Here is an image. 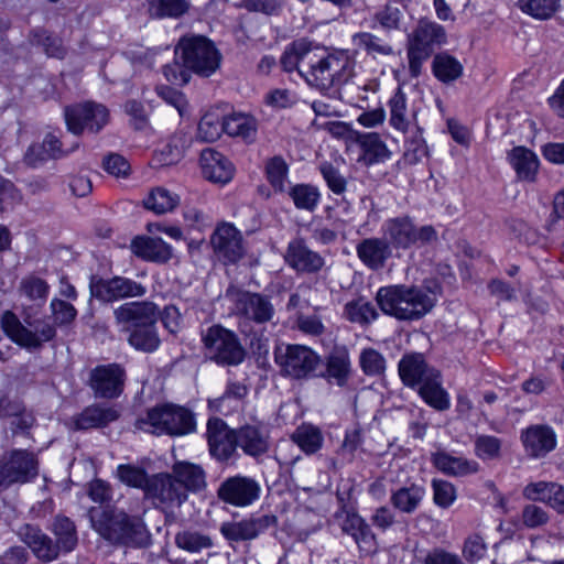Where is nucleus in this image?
I'll list each match as a JSON object with an SVG mask.
<instances>
[{
	"instance_id": "f257e3e1",
	"label": "nucleus",
	"mask_w": 564,
	"mask_h": 564,
	"mask_svg": "<svg viewBox=\"0 0 564 564\" xmlns=\"http://www.w3.org/2000/svg\"><path fill=\"white\" fill-rule=\"evenodd\" d=\"M88 517L91 528L111 544L141 547L150 542V533L140 517L112 507H91Z\"/></svg>"
},
{
	"instance_id": "f03ea898",
	"label": "nucleus",
	"mask_w": 564,
	"mask_h": 564,
	"mask_svg": "<svg viewBox=\"0 0 564 564\" xmlns=\"http://www.w3.org/2000/svg\"><path fill=\"white\" fill-rule=\"evenodd\" d=\"M376 301L386 315L399 321H417L432 311L436 300L424 288L393 284L380 288Z\"/></svg>"
},
{
	"instance_id": "7ed1b4c3",
	"label": "nucleus",
	"mask_w": 564,
	"mask_h": 564,
	"mask_svg": "<svg viewBox=\"0 0 564 564\" xmlns=\"http://www.w3.org/2000/svg\"><path fill=\"white\" fill-rule=\"evenodd\" d=\"M355 59L345 51L326 53L315 47L303 78L321 91L347 84L355 75Z\"/></svg>"
},
{
	"instance_id": "20e7f679",
	"label": "nucleus",
	"mask_w": 564,
	"mask_h": 564,
	"mask_svg": "<svg viewBox=\"0 0 564 564\" xmlns=\"http://www.w3.org/2000/svg\"><path fill=\"white\" fill-rule=\"evenodd\" d=\"M138 426L156 435L183 436L196 431V420L189 409L166 403L149 410Z\"/></svg>"
},
{
	"instance_id": "39448f33",
	"label": "nucleus",
	"mask_w": 564,
	"mask_h": 564,
	"mask_svg": "<svg viewBox=\"0 0 564 564\" xmlns=\"http://www.w3.org/2000/svg\"><path fill=\"white\" fill-rule=\"evenodd\" d=\"M175 56L183 66L200 77H210L220 67L221 54L215 44L203 35H186L175 46Z\"/></svg>"
},
{
	"instance_id": "423d86ee",
	"label": "nucleus",
	"mask_w": 564,
	"mask_h": 564,
	"mask_svg": "<svg viewBox=\"0 0 564 564\" xmlns=\"http://www.w3.org/2000/svg\"><path fill=\"white\" fill-rule=\"evenodd\" d=\"M445 42L446 32L442 25L427 19H421L408 35L406 56L410 75L419 77L423 64L431 57L435 47Z\"/></svg>"
},
{
	"instance_id": "0eeeda50",
	"label": "nucleus",
	"mask_w": 564,
	"mask_h": 564,
	"mask_svg": "<svg viewBox=\"0 0 564 564\" xmlns=\"http://www.w3.org/2000/svg\"><path fill=\"white\" fill-rule=\"evenodd\" d=\"M274 361L283 377L307 379L318 376L321 357L310 347L297 344H282L274 349Z\"/></svg>"
},
{
	"instance_id": "6e6552de",
	"label": "nucleus",
	"mask_w": 564,
	"mask_h": 564,
	"mask_svg": "<svg viewBox=\"0 0 564 564\" xmlns=\"http://www.w3.org/2000/svg\"><path fill=\"white\" fill-rule=\"evenodd\" d=\"M205 355L220 366H238L246 351L238 336L220 325L208 327L202 335Z\"/></svg>"
},
{
	"instance_id": "1a4fd4ad",
	"label": "nucleus",
	"mask_w": 564,
	"mask_h": 564,
	"mask_svg": "<svg viewBox=\"0 0 564 564\" xmlns=\"http://www.w3.org/2000/svg\"><path fill=\"white\" fill-rule=\"evenodd\" d=\"M381 232L391 249L406 250L414 245H426L437 238L435 229L430 226L416 227L409 216L388 218L381 226Z\"/></svg>"
},
{
	"instance_id": "9d476101",
	"label": "nucleus",
	"mask_w": 564,
	"mask_h": 564,
	"mask_svg": "<svg viewBox=\"0 0 564 564\" xmlns=\"http://www.w3.org/2000/svg\"><path fill=\"white\" fill-rule=\"evenodd\" d=\"M29 326L33 329L23 325L11 311L2 314L1 327L7 336L28 350L40 349L44 343L52 340L56 335L55 327L45 321H35L32 324L29 323Z\"/></svg>"
},
{
	"instance_id": "9b49d317",
	"label": "nucleus",
	"mask_w": 564,
	"mask_h": 564,
	"mask_svg": "<svg viewBox=\"0 0 564 564\" xmlns=\"http://www.w3.org/2000/svg\"><path fill=\"white\" fill-rule=\"evenodd\" d=\"M39 475V459L26 449H11L0 458V491L32 481Z\"/></svg>"
},
{
	"instance_id": "f8f14e48",
	"label": "nucleus",
	"mask_w": 564,
	"mask_h": 564,
	"mask_svg": "<svg viewBox=\"0 0 564 564\" xmlns=\"http://www.w3.org/2000/svg\"><path fill=\"white\" fill-rule=\"evenodd\" d=\"M226 297L232 304V312L246 321L265 324L274 316V307L270 299L263 294L230 285L226 291Z\"/></svg>"
},
{
	"instance_id": "ddd939ff",
	"label": "nucleus",
	"mask_w": 564,
	"mask_h": 564,
	"mask_svg": "<svg viewBox=\"0 0 564 564\" xmlns=\"http://www.w3.org/2000/svg\"><path fill=\"white\" fill-rule=\"evenodd\" d=\"M64 117L67 130L80 135L84 130L99 132L108 123L109 112L104 105L84 102L65 107Z\"/></svg>"
},
{
	"instance_id": "4468645a",
	"label": "nucleus",
	"mask_w": 564,
	"mask_h": 564,
	"mask_svg": "<svg viewBox=\"0 0 564 564\" xmlns=\"http://www.w3.org/2000/svg\"><path fill=\"white\" fill-rule=\"evenodd\" d=\"M89 289L94 297L106 303L128 297H140L147 293L144 285L123 276H113L111 279L91 278Z\"/></svg>"
},
{
	"instance_id": "2eb2a0df",
	"label": "nucleus",
	"mask_w": 564,
	"mask_h": 564,
	"mask_svg": "<svg viewBox=\"0 0 564 564\" xmlns=\"http://www.w3.org/2000/svg\"><path fill=\"white\" fill-rule=\"evenodd\" d=\"M276 517L273 514H252L240 521L221 523L220 533L229 542H246L258 539L268 530L275 528Z\"/></svg>"
},
{
	"instance_id": "dca6fc26",
	"label": "nucleus",
	"mask_w": 564,
	"mask_h": 564,
	"mask_svg": "<svg viewBox=\"0 0 564 564\" xmlns=\"http://www.w3.org/2000/svg\"><path fill=\"white\" fill-rule=\"evenodd\" d=\"M124 381V368L113 362L93 368L89 372L88 386L96 397L115 399L122 393Z\"/></svg>"
},
{
	"instance_id": "f3484780",
	"label": "nucleus",
	"mask_w": 564,
	"mask_h": 564,
	"mask_svg": "<svg viewBox=\"0 0 564 564\" xmlns=\"http://www.w3.org/2000/svg\"><path fill=\"white\" fill-rule=\"evenodd\" d=\"M147 496L153 500L158 508L164 511H173L187 500L184 486L177 482L172 474L152 476Z\"/></svg>"
},
{
	"instance_id": "a211bd4d",
	"label": "nucleus",
	"mask_w": 564,
	"mask_h": 564,
	"mask_svg": "<svg viewBox=\"0 0 564 564\" xmlns=\"http://www.w3.org/2000/svg\"><path fill=\"white\" fill-rule=\"evenodd\" d=\"M260 484L247 476H232L227 478L218 488V497L224 502L235 507H248L260 497Z\"/></svg>"
},
{
	"instance_id": "6ab92c4d",
	"label": "nucleus",
	"mask_w": 564,
	"mask_h": 564,
	"mask_svg": "<svg viewBox=\"0 0 564 564\" xmlns=\"http://www.w3.org/2000/svg\"><path fill=\"white\" fill-rule=\"evenodd\" d=\"M236 442L245 455L258 459L270 449V431L263 422L252 419L237 429Z\"/></svg>"
},
{
	"instance_id": "aec40b11",
	"label": "nucleus",
	"mask_w": 564,
	"mask_h": 564,
	"mask_svg": "<svg viewBox=\"0 0 564 564\" xmlns=\"http://www.w3.org/2000/svg\"><path fill=\"white\" fill-rule=\"evenodd\" d=\"M210 243L218 259L225 263H237L246 252L241 232L229 223L215 229Z\"/></svg>"
},
{
	"instance_id": "412c9836",
	"label": "nucleus",
	"mask_w": 564,
	"mask_h": 564,
	"mask_svg": "<svg viewBox=\"0 0 564 564\" xmlns=\"http://www.w3.org/2000/svg\"><path fill=\"white\" fill-rule=\"evenodd\" d=\"M237 429H230L219 417H210L207 422L206 437L209 452L218 460L230 459L237 449Z\"/></svg>"
},
{
	"instance_id": "4be33fe9",
	"label": "nucleus",
	"mask_w": 564,
	"mask_h": 564,
	"mask_svg": "<svg viewBox=\"0 0 564 564\" xmlns=\"http://www.w3.org/2000/svg\"><path fill=\"white\" fill-rule=\"evenodd\" d=\"M113 315L117 324L123 325L126 329H135L156 324L159 310L152 302H129L117 307Z\"/></svg>"
},
{
	"instance_id": "5701e85b",
	"label": "nucleus",
	"mask_w": 564,
	"mask_h": 564,
	"mask_svg": "<svg viewBox=\"0 0 564 564\" xmlns=\"http://www.w3.org/2000/svg\"><path fill=\"white\" fill-rule=\"evenodd\" d=\"M284 260L290 268L300 273H317L325 265V259L311 250L303 239L289 242Z\"/></svg>"
},
{
	"instance_id": "b1692460",
	"label": "nucleus",
	"mask_w": 564,
	"mask_h": 564,
	"mask_svg": "<svg viewBox=\"0 0 564 564\" xmlns=\"http://www.w3.org/2000/svg\"><path fill=\"white\" fill-rule=\"evenodd\" d=\"M17 534L40 561L52 562L57 558L58 546L39 527L25 523L18 529Z\"/></svg>"
},
{
	"instance_id": "393cba45",
	"label": "nucleus",
	"mask_w": 564,
	"mask_h": 564,
	"mask_svg": "<svg viewBox=\"0 0 564 564\" xmlns=\"http://www.w3.org/2000/svg\"><path fill=\"white\" fill-rule=\"evenodd\" d=\"M203 176L217 184L228 183L235 173V166L228 158L214 149H205L200 153Z\"/></svg>"
},
{
	"instance_id": "a878e982",
	"label": "nucleus",
	"mask_w": 564,
	"mask_h": 564,
	"mask_svg": "<svg viewBox=\"0 0 564 564\" xmlns=\"http://www.w3.org/2000/svg\"><path fill=\"white\" fill-rule=\"evenodd\" d=\"M356 253L368 269L378 271L383 269L392 257V249L383 237H370L357 243Z\"/></svg>"
},
{
	"instance_id": "bb28decb",
	"label": "nucleus",
	"mask_w": 564,
	"mask_h": 564,
	"mask_svg": "<svg viewBox=\"0 0 564 564\" xmlns=\"http://www.w3.org/2000/svg\"><path fill=\"white\" fill-rule=\"evenodd\" d=\"M525 452L533 458L544 457L556 446V435L546 425H532L521 435Z\"/></svg>"
},
{
	"instance_id": "cd10ccee",
	"label": "nucleus",
	"mask_w": 564,
	"mask_h": 564,
	"mask_svg": "<svg viewBox=\"0 0 564 564\" xmlns=\"http://www.w3.org/2000/svg\"><path fill=\"white\" fill-rule=\"evenodd\" d=\"M399 375L402 382L408 387L421 386L430 375L437 370L430 367L422 354L404 355L399 361Z\"/></svg>"
},
{
	"instance_id": "c85d7f7f",
	"label": "nucleus",
	"mask_w": 564,
	"mask_h": 564,
	"mask_svg": "<svg viewBox=\"0 0 564 564\" xmlns=\"http://www.w3.org/2000/svg\"><path fill=\"white\" fill-rule=\"evenodd\" d=\"M131 249L137 257L158 263H165L173 256L172 247L156 237H135Z\"/></svg>"
},
{
	"instance_id": "c756f323",
	"label": "nucleus",
	"mask_w": 564,
	"mask_h": 564,
	"mask_svg": "<svg viewBox=\"0 0 564 564\" xmlns=\"http://www.w3.org/2000/svg\"><path fill=\"white\" fill-rule=\"evenodd\" d=\"M356 143L361 151L359 161L367 166L386 162L391 158V151L376 132L358 133Z\"/></svg>"
},
{
	"instance_id": "7c9ffc66",
	"label": "nucleus",
	"mask_w": 564,
	"mask_h": 564,
	"mask_svg": "<svg viewBox=\"0 0 564 564\" xmlns=\"http://www.w3.org/2000/svg\"><path fill=\"white\" fill-rule=\"evenodd\" d=\"M341 530L354 539L361 552L369 554L376 551V536L369 524L357 513L346 514Z\"/></svg>"
},
{
	"instance_id": "2f4dec72",
	"label": "nucleus",
	"mask_w": 564,
	"mask_h": 564,
	"mask_svg": "<svg viewBox=\"0 0 564 564\" xmlns=\"http://www.w3.org/2000/svg\"><path fill=\"white\" fill-rule=\"evenodd\" d=\"M433 465L442 473L452 477H463L478 471L479 465L462 456H453L444 451L432 454Z\"/></svg>"
},
{
	"instance_id": "473e14b6",
	"label": "nucleus",
	"mask_w": 564,
	"mask_h": 564,
	"mask_svg": "<svg viewBox=\"0 0 564 564\" xmlns=\"http://www.w3.org/2000/svg\"><path fill=\"white\" fill-rule=\"evenodd\" d=\"M315 47L305 39L292 42L285 47L280 63L285 72L297 70L303 77V69L310 65Z\"/></svg>"
},
{
	"instance_id": "72a5a7b5",
	"label": "nucleus",
	"mask_w": 564,
	"mask_h": 564,
	"mask_svg": "<svg viewBox=\"0 0 564 564\" xmlns=\"http://www.w3.org/2000/svg\"><path fill=\"white\" fill-rule=\"evenodd\" d=\"M507 160L519 180L534 181L539 170V159L532 150L523 145L514 147L508 152Z\"/></svg>"
},
{
	"instance_id": "f704fd0d",
	"label": "nucleus",
	"mask_w": 564,
	"mask_h": 564,
	"mask_svg": "<svg viewBox=\"0 0 564 564\" xmlns=\"http://www.w3.org/2000/svg\"><path fill=\"white\" fill-rule=\"evenodd\" d=\"M390 108V124L403 133H408L416 128V111L413 109L408 110L405 94L400 89L392 96L389 101Z\"/></svg>"
},
{
	"instance_id": "c9c22d12",
	"label": "nucleus",
	"mask_w": 564,
	"mask_h": 564,
	"mask_svg": "<svg viewBox=\"0 0 564 564\" xmlns=\"http://www.w3.org/2000/svg\"><path fill=\"white\" fill-rule=\"evenodd\" d=\"M119 415L115 406L90 405L75 419V427L76 430L104 427L118 420Z\"/></svg>"
},
{
	"instance_id": "e433bc0d",
	"label": "nucleus",
	"mask_w": 564,
	"mask_h": 564,
	"mask_svg": "<svg viewBox=\"0 0 564 564\" xmlns=\"http://www.w3.org/2000/svg\"><path fill=\"white\" fill-rule=\"evenodd\" d=\"M171 474L177 482L184 486V491L187 495L200 491L206 487V475L199 465L177 462L173 465Z\"/></svg>"
},
{
	"instance_id": "4c0bfd02",
	"label": "nucleus",
	"mask_w": 564,
	"mask_h": 564,
	"mask_svg": "<svg viewBox=\"0 0 564 564\" xmlns=\"http://www.w3.org/2000/svg\"><path fill=\"white\" fill-rule=\"evenodd\" d=\"M350 375L349 352L345 347H335L326 358V371L319 376L334 380L339 387L346 384Z\"/></svg>"
},
{
	"instance_id": "58836bf2",
	"label": "nucleus",
	"mask_w": 564,
	"mask_h": 564,
	"mask_svg": "<svg viewBox=\"0 0 564 564\" xmlns=\"http://www.w3.org/2000/svg\"><path fill=\"white\" fill-rule=\"evenodd\" d=\"M419 394L430 406L437 411H445L451 406L449 395L442 387L440 371L430 375V377L419 386Z\"/></svg>"
},
{
	"instance_id": "ea45409f",
	"label": "nucleus",
	"mask_w": 564,
	"mask_h": 564,
	"mask_svg": "<svg viewBox=\"0 0 564 564\" xmlns=\"http://www.w3.org/2000/svg\"><path fill=\"white\" fill-rule=\"evenodd\" d=\"M425 496V489L422 486L412 484L400 487L390 496V503L402 513L412 514L421 506Z\"/></svg>"
},
{
	"instance_id": "a19ab883",
	"label": "nucleus",
	"mask_w": 564,
	"mask_h": 564,
	"mask_svg": "<svg viewBox=\"0 0 564 564\" xmlns=\"http://www.w3.org/2000/svg\"><path fill=\"white\" fill-rule=\"evenodd\" d=\"M68 152L62 149L61 140L53 133H47L41 144H32L25 154L30 164H36L50 159H59Z\"/></svg>"
},
{
	"instance_id": "79ce46f5",
	"label": "nucleus",
	"mask_w": 564,
	"mask_h": 564,
	"mask_svg": "<svg viewBox=\"0 0 564 564\" xmlns=\"http://www.w3.org/2000/svg\"><path fill=\"white\" fill-rule=\"evenodd\" d=\"M351 41L356 48L375 59L394 54V50L389 42L370 32L356 33L352 35Z\"/></svg>"
},
{
	"instance_id": "37998d69",
	"label": "nucleus",
	"mask_w": 564,
	"mask_h": 564,
	"mask_svg": "<svg viewBox=\"0 0 564 564\" xmlns=\"http://www.w3.org/2000/svg\"><path fill=\"white\" fill-rule=\"evenodd\" d=\"M18 292L21 297L26 299L36 306H42L47 300L50 285L42 278L29 274L21 279Z\"/></svg>"
},
{
	"instance_id": "c03bdc74",
	"label": "nucleus",
	"mask_w": 564,
	"mask_h": 564,
	"mask_svg": "<svg viewBox=\"0 0 564 564\" xmlns=\"http://www.w3.org/2000/svg\"><path fill=\"white\" fill-rule=\"evenodd\" d=\"M225 132L230 137H239L252 141L257 134V120L245 113H232L224 117Z\"/></svg>"
},
{
	"instance_id": "a18cd8bd",
	"label": "nucleus",
	"mask_w": 564,
	"mask_h": 564,
	"mask_svg": "<svg viewBox=\"0 0 564 564\" xmlns=\"http://www.w3.org/2000/svg\"><path fill=\"white\" fill-rule=\"evenodd\" d=\"M292 441L307 455L315 454L324 443L321 430L312 424L300 425L291 436Z\"/></svg>"
},
{
	"instance_id": "49530a36",
	"label": "nucleus",
	"mask_w": 564,
	"mask_h": 564,
	"mask_svg": "<svg viewBox=\"0 0 564 564\" xmlns=\"http://www.w3.org/2000/svg\"><path fill=\"white\" fill-rule=\"evenodd\" d=\"M175 545L188 553H199L213 547L214 543L209 535L197 530H183L174 536Z\"/></svg>"
},
{
	"instance_id": "de8ad7c7",
	"label": "nucleus",
	"mask_w": 564,
	"mask_h": 564,
	"mask_svg": "<svg viewBox=\"0 0 564 564\" xmlns=\"http://www.w3.org/2000/svg\"><path fill=\"white\" fill-rule=\"evenodd\" d=\"M344 316L351 323L367 325L376 321L379 314L372 303L360 297L345 304Z\"/></svg>"
},
{
	"instance_id": "09e8293b",
	"label": "nucleus",
	"mask_w": 564,
	"mask_h": 564,
	"mask_svg": "<svg viewBox=\"0 0 564 564\" xmlns=\"http://www.w3.org/2000/svg\"><path fill=\"white\" fill-rule=\"evenodd\" d=\"M53 533L57 540L55 545L58 546V551L72 552L76 547L78 542L76 527L69 518L56 517L53 523Z\"/></svg>"
},
{
	"instance_id": "8fccbe9b",
	"label": "nucleus",
	"mask_w": 564,
	"mask_h": 564,
	"mask_svg": "<svg viewBox=\"0 0 564 564\" xmlns=\"http://www.w3.org/2000/svg\"><path fill=\"white\" fill-rule=\"evenodd\" d=\"M128 341L134 349L144 352L155 351L161 344L155 324L131 329Z\"/></svg>"
},
{
	"instance_id": "3c124183",
	"label": "nucleus",
	"mask_w": 564,
	"mask_h": 564,
	"mask_svg": "<svg viewBox=\"0 0 564 564\" xmlns=\"http://www.w3.org/2000/svg\"><path fill=\"white\" fill-rule=\"evenodd\" d=\"M432 69L435 77L443 83L454 82L463 74L459 61L445 53L434 56Z\"/></svg>"
},
{
	"instance_id": "603ef678",
	"label": "nucleus",
	"mask_w": 564,
	"mask_h": 564,
	"mask_svg": "<svg viewBox=\"0 0 564 564\" xmlns=\"http://www.w3.org/2000/svg\"><path fill=\"white\" fill-rule=\"evenodd\" d=\"M188 0H149V14L155 19H177L189 10Z\"/></svg>"
},
{
	"instance_id": "864d4df0",
	"label": "nucleus",
	"mask_w": 564,
	"mask_h": 564,
	"mask_svg": "<svg viewBox=\"0 0 564 564\" xmlns=\"http://www.w3.org/2000/svg\"><path fill=\"white\" fill-rule=\"evenodd\" d=\"M30 42L42 47L48 57L64 58L67 53L62 39L43 29L33 30L30 34Z\"/></svg>"
},
{
	"instance_id": "5fc2aeb1",
	"label": "nucleus",
	"mask_w": 564,
	"mask_h": 564,
	"mask_svg": "<svg viewBox=\"0 0 564 564\" xmlns=\"http://www.w3.org/2000/svg\"><path fill=\"white\" fill-rule=\"evenodd\" d=\"M180 204V197L176 194L163 187H156L151 191L143 200L147 209L155 214H165L172 212Z\"/></svg>"
},
{
	"instance_id": "6e6d98bb",
	"label": "nucleus",
	"mask_w": 564,
	"mask_h": 564,
	"mask_svg": "<svg viewBox=\"0 0 564 564\" xmlns=\"http://www.w3.org/2000/svg\"><path fill=\"white\" fill-rule=\"evenodd\" d=\"M289 196L297 209L307 212H314L321 199L318 188L310 184L292 186L289 191Z\"/></svg>"
},
{
	"instance_id": "4d7b16f0",
	"label": "nucleus",
	"mask_w": 564,
	"mask_h": 564,
	"mask_svg": "<svg viewBox=\"0 0 564 564\" xmlns=\"http://www.w3.org/2000/svg\"><path fill=\"white\" fill-rule=\"evenodd\" d=\"M117 478L124 485L143 489L145 495L151 482L144 468L132 464H120L116 470Z\"/></svg>"
},
{
	"instance_id": "13d9d810",
	"label": "nucleus",
	"mask_w": 564,
	"mask_h": 564,
	"mask_svg": "<svg viewBox=\"0 0 564 564\" xmlns=\"http://www.w3.org/2000/svg\"><path fill=\"white\" fill-rule=\"evenodd\" d=\"M225 132L224 117L217 112L205 113L197 129V138L205 142H215Z\"/></svg>"
},
{
	"instance_id": "bf43d9fd",
	"label": "nucleus",
	"mask_w": 564,
	"mask_h": 564,
	"mask_svg": "<svg viewBox=\"0 0 564 564\" xmlns=\"http://www.w3.org/2000/svg\"><path fill=\"white\" fill-rule=\"evenodd\" d=\"M410 132L412 137L405 141L403 159L408 164H416L427 155V147L420 127Z\"/></svg>"
},
{
	"instance_id": "052dcab7",
	"label": "nucleus",
	"mask_w": 564,
	"mask_h": 564,
	"mask_svg": "<svg viewBox=\"0 0 564 564\" xmlns=\"http://www.w3.org/2000/svg\"><path fill=\"white\" fill-rule=\"evenodd\" d=\"M289 166L283 158L274 156L267 162L265 173L271 186L276 192H283L288 178Z\"/></svg>"
},
{
	"instance_id": "680f3d73",
	"label": "nucleus",
	"mask_w": 564,
	"mask_h": 564,
	"mask_svg": "<svg viewBox=\"0 0 564 564\" xmlns=\"http://www.w3.org/2000/svg\"><path fill=\"white\" fill-rule=\"evenodd\" d=\"M123 111L129 117V123L133 129L143 130L148 127L149 115L141 101L128 99L123 105Z\"/></svg>"
},
{
	"instance_id": "e2e57ef3",
	"label": "nucleus",
	"mask_w": 564,
	"mask_h": 564,
	"mask_svg": "<svg viewBox=\"0 0 564 564\" xmlns=\"http://www.w3.org/2000/svg\"><path fill=\"white\" fill-rule=\"evenodd\" d=\"M360 367L368 376H378L384 371L386 360L383 356L373 348L364 349L360 354Z\"/></svg>"
},
{
	"instance_id": "0e129e2a",
	"label": "nucleus",
	"mask_w": 564,
	"mask_h": 564,
	"mask_svg": "<svg viewBox=\"0 0 564 564\" xmlns=\"http://www.w3.org/2000/svg\"><path fill=\"white\" fill-rule=\"evenodd\" d=\"M434 502L441 508L451 507L456 500V489L454 485L447 480H432Z\"/></svg>"
},
{
	"instance_id": "69168bd1",
	"label": "nucleus",
	"mask_w": 564,
	"mask_h": 564,
	"mask_svg": "<svg viewBox=\"0 0 564 564\" xmlns=\"http://www.w3.org/2000/svg\"><path fill=\"white\" fill-rule=\"evenodd\" d=\"M522 11L536 19H549L557 9L555 0H520Z\"/></svg>"
},
{
	"instance_id": "338daca9",
	"label": "nucleus",
	"mask_w": 564,
	"mask_h": 564,
	"mask_svg": "<svg viewBox=\"0 0 564 564\" xmlns=\"http://www.w3.org/2000/svg\"><path fill=\"white\" fill-rule=\"evenodd\" d=\"M550 520L549 513L540 506L528 503L521 513L522 525L527 529H538Z\"/></svg>"
},
{
	"instance_id": "774afa93",
	"label": "nucleus",
	"mask_w": 564,
	"mask_h": 564,
	"mask_svg": "<svg viewBox=\"0 0 564 564\" xmlns=\"http://www.w3.org/2000/svg\"><path fill=\"white\" fill-rule=\"evenodd\" d=\"M319 171L325 180L328 188L336 195H341L346 192L347 181L344 175L334 167L330 163L325 162L321 164Z\"/></svg>"
}]
</instances>
